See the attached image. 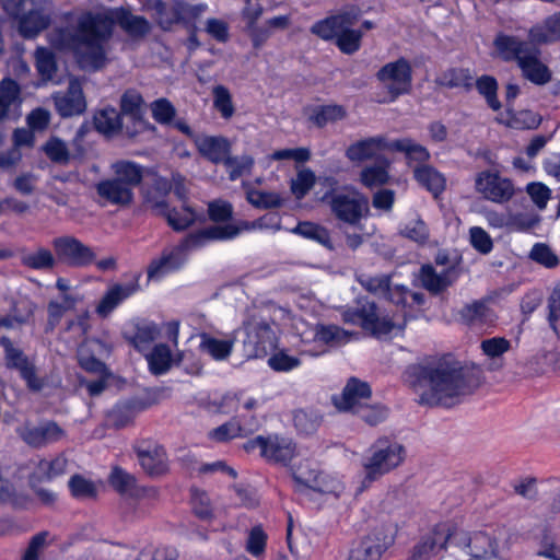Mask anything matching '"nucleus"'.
Instances as JSON below:
<instances>
[{
  "instance_id": "4",
  "label": "nucleus",
  "mask_w": 560,
  "mask_h": 560,
  "mask_svg": "<svg viewBox=\"0 0 560 560\" xmlns=\"http://www.w3.org/2000/svg\"><path fill=\"white\" fill-rule=\"evenodd\" d=\"M498 55L504 61H516L525 79L537 85L551 80V71L540 61V49L537 43L521 40L516 36L499 34L494 39Z\"/></svg>"
},
{
  "instance_id": "27",
  "label": "nucleus",
  "mask_w": 560,
  "mask_h": 560,
  "mask_svg": "<svg viewBox=\"0 0 560 560\" xmlns=\"http://www.w3.org/2000/svg\"><path fill=\"white\" fill-rule=\"evenodd\" d=\"M139 289L137 281L112 285L96 306L101 317H107L121 302L135 294Z\"/></svg>"
},
{
  "instance_id": "30",
  "label": "nucleus",
  "mask_w": 560,
  "mask_h": 560,
  "mask_svg": "<svg viewBox=\"0 0 560 560\" xmlns=\"http://www.w3.org/2000/svg\"><path fill=\"white\" fill-rule=\"evenodd\" d=\"M172 190V185L166 178H158L143 195L144 206L155 214L164 215L168 210L166 198Z\"/></svg>"
},
{
  "instance_id": "23",
  "label": "nucleus",
  "mask_w": 560,
  "mask_h": 560,
  "mask_svg": "<svg viewBox=\"0 0 560 560\" xmlns=\"http://www.w3.org/2000/svg\"><path fill=\"white\" fill-rule=\"evenodd\" d=\"M450 533L444 528H436L424 536L415 547L410 560H431L445 550Z\"/></svg>"
},
{
  "instance_id": "45",
  "label": "nucleus",
  "mask_w": 560,
  "mask_h": 560,
  "mask_svg": "<svg viewBox=\"0 0 560 560\" xmlns=\"http://www.w3.org/2000/svg\"><path fill=\"white\" fill-rule=\"evenodd\" d=\"M320 471L308 460L301 463L293 469V478L298 483L300 492L311 491L316 479H319Z\"/></svg>"
},
{
  "instance_id": "62",
  "label": "nucleus",
  "mask_w": 560,
  "mask_h": 560,
  "mask_svg": "<svg viewBox=\"0 0 560 560\" xmlns=\"http://www.w3.org/2000/svg\"><path fill=\"white\" fill-rule=\"evenodd\" d=\"M213 105L225 119L234 114V106L230 91L224 85H215L212 90Z\"/></svg>"
},
{
  "instance_id": "10",
  "label": "nucleus",
  "mask_w": 560,
  "mask_h": 560,
  "mask_svg": "<svg viewBox=\"0 0 560 560\" xmlns=\"http://www.w3.org/2000/svg\"><path fill=\"white\" fill-rule=\"evenodd\" d=\"M383 89L390 96V101L406 94L411 89L412 69L408 60L400 58L384 65L376 73Z\"/></svg>"
},
{
  "instance_id": "40",
  "label": "nucleus",
  "mask_w": 560,
  "mask_h": 560,
  "mask_svg": "<svg viewBox=\"0 0 560 560\" xmlns=\"http://www.w3.org/2000/svg\"><path fill=\"white\" fill-rule=\"evenodd\" d=\"M376 316V305L369 301L360 302L358 307L346 310L342 313L345 322L361 325L364 329L373 325Z\"/></svg>"
},
{
  "instance_id": "18",
  "label": "nucleus",
  "mask_w": 560,
  "mask_h": 560,
  "mask_svg": "<svg viewBox=\"0 0 560 560\" xmlns=\"http://www.w3.org/2000/svg\"><path fill=\"white\" fill-rule=\"evenodd\" d=\"M245 345L252 347V354L262 357L276 347V334L264 320L252 319L245 325Z\"/></svg>"
},
{
  "instance_id": "58",
  "label": "nucleus",
  "mask_w": 560,
  "mask_h": 560,
  "mask_svg": "<svg viewBox=\"0 0 560 560\" xmlns=\"http://www.w3.org/2000/svg\"><path fill=\"white\" fill-rule=\"evenodd\" d=\"M360 180L368 188H374L376 186L386 184L388 180V172L386 165L374 164L364 167L360 174Z\"/></svg>"
},
{
  "instance_id": "1",
  "label": "nucleus",
  "mask_w": 560,
  "mask_h": 560,
  "mask_svg": "<svg viewBox=\"0 0 560 560\" xmlns=\"http://www.w3.org/2000/svg\"><path fill=\"white\" fill-rule=\"evenodd\" d=\"M65 18L68 25L52 28L47 34V40L58 50L72 51L80 66L88 70H98L105 65V43L112 35L114 23L133 38L143 37L151 30L145 18L125 9L110 13L86 12L75 20L71 13H67Z\"/></svg>"
},
{
  "instance_id": "33",
  "label": "nucleus",
  "mask_w": 560,
  "mask_h": 560,
  "mask_svg": "<svg viewBox=\"0 0 560 560\" xmlns=\"http://www.w3.org/2000/svg\"><path fill=\"white\" fill-rule=\"evenodd\" d=\"M96 130L106 137H114L119 132L125 133V126L117 109L106 107L98 110L94 116Z\"/></svg>"
},
{
  "instance_id": "6",
  "label": "nucleus",
  "mask_w": 560,
  "mask_h": 560,
  "mask_svg": "<svg viewBox=\"0 0 560 560\" xmlns=\"http://www.w3.org/2000/svg\"><path fill=\"white\" fill-rule=\"evenodd\" d=\"M406 456L405 447L387 438L378 439L369 448V455L363 462L364 480L366 487L374 480L390 472L404 462Z\"/></svg>"
},
{
  "instance_id": "14",
  "label": "nucleus",
  "mask_w": 560,
  "mask_h": 560,
  "mask_svg": "<svg viewBox=\"0 0 560 560\" xmlns=\"http://www.w3.org/2000/svg\"><path fill=\"white\" fill-rule=\"evenodd\" d=\"M372 390L369 383L351 377L340 395L332 396L334 406L339 411L357 413L371 399Z\"/></svg>"
},
{
  "instance_id": "63",
  "label": "nucleus",
  "mask_w": 560,
  "mask_h": 560,
  "mask_svg": "<svg viewBox=\"0 0 560 560\" xmlns=\"http://www.w3.org/2000/svg\"><path fill=\"white\" fill-rule=\"evenodd\" d=\"M537 555L550 560H560V545L551 532H544L539 540Z\"/></svg>"
},
{
  "instance_id": "42",
  "label": "nucleus",
  "mask_w": 560,
  "mask_h": 560,
  "mask_svg": "<svg viewBox=\"0 0 560 560\" xmlns=\"http://www.w3.org/2000/svg\"><path fill=\"white\" fill-rule=\"evenodd\" d=\"M399 233L418 244H425L430 237V231L425 222L418 215L415 214L406 222L400 224Z\"/></svg>"
},
{
  "instance_id": "7",
  "label": "nucleus",
  "mask_w": 560,
  "mask_h": 560,
  "mask_svg": "<svg viewBox=\"0 0 560 560\" xmlns=\"http://www.w3.org/2000/svg\"><path fill=\"white\" fill-rule=\"evenodd\" d=\"M323 201L329 206L337 220L352 226L359 225L369 213V199L353 188L326 192Z\"/></svg>"
},
{
  "instance_id": "16",
  "label": "nucleus",
  "mask_w": 560,
  "mask_h": 560,
  "mask_svg": "<svg viewBox=\"0 0 560 560\" xmlns=\"http://www.w3.org/2000/svg\"><path fill=\"white\" fill-rule=\"evenodd\" d=\"M109 485L120 494L133 499H156L159 491L154 487H140L133 475L120 467H114L108 477Z\"/></svg>"
},
{
  "instance_id": "17",
  "label": "nucleus",
  "mask_w": 560,
  "mask_h": 560,
  "mask_svg": "<svg viewBox=\"0 0 560 560\" xmlns=\"http://www.w3.org/2000/svg\"><path fill=\"white\" fill-rule=\"evenodd\" d=\"M18 432L22 440L33 447L57 443L67 435L66 431L54 421H45L38 425H24Z\"/></svg>"
},
{
  "instance_id": "41",
  "label": "nucleus",
  "mask_w": 560,
  "mask_h": 560,
  "mask_svg": "<svg viewBox=\"0 0 560 560\" xmlns=\"http://www.w3.org/2000/svg\"><path fill=\"white\" fill-rule=\"evenodd\" d=\"M78 298L72 294H62L60 300H51L47 305V325L54 329L61 320L63 315L75 307Z\"/></svg>"
},
{
  "instance_id": "46",
  "label": "nucleus",
  "mask_w": 560,
  "mask_h": 560,
  "mask_svg": "<svg viewBox=\"0 0 560 560\" xmlns=\"http://www.w3.org/2000/svg\"><path fill=\"white\" fill-rule=\"evenodd\" d=\"M436 84L445 88H470L472 77L467 69L452 68L442 72L435 80Z\"/></svg>"
},
{
  "instance_id": "5",
  "label": "nucleus",
  "mask_w": 560,
  "mask_h": 560,
  "mask_svg": "<svg viewBox=\"0 0 560 560\" xmlns=\"http://www.w3.org/2000/svg\"><path fill=\"white\" fill-rule=\"evenodd\" d=\"M2 8L16 22L19 34L26 39L38 36L52 20L49 0H2Z\"/></svg>"
},
{
  "instance_id": "56",
  "label": "nucleus",
  "mask_w": 560,
  "mask_h": 560,
  "mask_svg": "<svg viewBox=\"0 0 560 560\" xmlns=\"http://www.w3.org/2000/svg\"><path fill=\"white\" fill-rule=\"evenodd\" d=\"M468 548L471 559L480 560L488 555H494L495 546L491 537L485 533H476L469 540Z\"/></svg>"
},
{
  "instance_id": "28",
  "label": "nucleus",
  "mask_w": 560,
  "mask_h": 560,
  "mask_svg": "<svg viewBox=\"0 0 560 560\" xmlns=\"http://www.w3.org/2000/svg\"><path fill=\"white\" fill-rule=\"evenodd\" d=\"M109 351L110 349L105 342L98 339L88 340L79 349L80 365L88 372L103 375L106 372V365L92 353L105 355Z\"/></svg>"
},
{
  "instance_id": "3",
  "label": "nucleus",
  "mask_w": 560,
  "mask_h": 560,
  "mask_svg": "<svg viewBox=\"0 0 560 560\" xmlns=\"http://www.w3.org/2000/svg\"><path fill=\"white\" fill-rule=\"evenodd\" d=\"M110 171L114 176L95 185L100 202L103 206L129 207L135 199V188L143 179L144 167L133 161L118 160L110 164Z\"/></svg>"
},
{
  "instance_id": "64",
  "label": "nucleus",
  "mask_w": 560,
  "mask_h": 560,
  "mask_svg": "<svg viewBox=\"0 0 560 560\" xmlns=\"http://www.w3.org/2000/svg\"><path fill=\"white\" fill-rule=\"evenodd\" d=\"M548 320L557 335H560V283L555 285L548 298Z\"/></svg>"
},
{
  "instance_id": "54",
  "label": "nucleus",
  "mask_w": 560,
  "mask_h": 560,
  "mask_svg": "<svg viewBox=\"0 0 560 560\" xmlns=\"http://www.w3.org/2000/svg\"><path fill=\"white\" fill-rule=\"evenodd\" d=\"M359 283L369 292L386 298L390 288V277L387 275H359Z\"/></svg>"
},
{
  "instance_id": "48",
  "label": "nucleus",
  "mask_w": 560,
  "mask_h": 560,
  "mask_svg": "<svg viewBox=\"0 0 560 560\" xmlns=\"http://www.w3.org/2000/svg\"><path fill=\"white\" fill-rule=\"evenodd\" d=\"M247 201L259 209L279 208L283 205L282 197L275 191L249 189L246 192Z\"/></svg>"
},
{
  "instance_id": "2",
  "label": "nucleus",
  "mask_w": 560,
  "mask_h": 560,
  "mask_svg": "<svg viewBox=\"0 0 560 560\" xmlns=\"http://www.w3.org/2000/svg\"><path fill=\"white\" fill-rule=\"evenodd\" d=\"M415 372L417 381L413 386L421 405L452 407L472 392L463 369L439 363L434 366L419 365Z\"/></svg>"
},
{
  "instance_id": "55",
  "label": "nucleus",
  "mask_w": 560,
  "mask_h": 560,
  "mask_svg": "<svg viewBox=\"0 0 560 560\" xmlns=\"http://www.w3.org/2000/svg\"><path fill=\"white\" fill-rule=\"evenodd\" d=\"M222 164L226 167L229 178L236 180L252 171L254 159L249 155L231 156V154H229Z\"/></svg>"
},
{
  "instance_id": "31",
  "label": "nucleus",
  "mask_w": 560,
  "mask_h": 560,
  "mask_svg": "<svg viewBox=\"0 0 560 560\" xmlns=\"http://www.w3.org/2000/svg\"><path fill=\"white\" fill-rule=\"evenodd\" d=\"M199 349L217 361H223L230 357L234 346V339H219L208 332H200Z\"/></svg>"
},
{
  "instance_id": "20",
  "label": "nucleus",
  "mask_w": 560,
  "mask_h": 560,
  "mask_svg": "<svg viewBox=\"0 0 560 560\" xmlns=\"http://www.w3.org/2000/svg\"><path fill=\"white\" fill-rule=\"evenodd\" d=\"M57 112L62 117H70L82 114L86 108L85 97L79 80L69 82L66 92H58L52 95Z\"/></svg>"
},
{
  "instance_id": "15",
  "label": "nucleus",
  "mask_w": 560,
  "mask_h": 560,
  "mask_svg": "<svg viewBox=\"0 0 560 560\" xmlns=\"http://www.w3.org/2000/svg\"><path fill=\"white\" fill-rule=\"evenodd\" d=\"M1 345L5 351V360L9 368L16 369L21 377L26 382L31 390L39 392L44 388L45 382L36 373L35 365L19 349L14 348L10 339L2 337Z\"/></svg>"
},
{
  "instance_id": "26",
  "label": "nucleus",
  "mask_w": 560,
  "mask_h": 560,
  "mask_svg": "<svg viewBox=\"0 0 560 560\" xmlns=\"http://www.w3.org/2000/svg\"><path fill=\"white\" fill-rule=\"evenodd\" d=\"M198 152L214 164L223 163L231 153V143L224 137L199 136L195 138Z\"/></svg>"
},
{
  "instance_id": "43",
  "label": "nucleus",
  "mask_w": 560,
  "mask_h": 560,
  "mask_svg": "<svg viewBox=\"0 0 560 560\" xmlns=\"http://www.w3.org/2000/svg\"><path fill=\"white\" fill-rule=\"evenodd\" d=\"M347 115V112L343 106L330 104V105H322L315 106L312 108L310 114V119L317 126L324 127L327 124L336 122L343 119Z\"/></svg>"
},
{
  "instance_id": "37",
  "label": "nucleus",
  "mask_w": 560,
  "mask_h": 560,
  "mask_svg": "<svg viewBox=\"0 0 560 560\" xmlns=\"http://www.w3.org/2000/svg\"><path fill=\"white\" fill-rule=\"evenodd\" d=\"M20 103L19 84L14 80L2 79L0 82V121L7 119Z\"/></svg>"
},
{
  "instance_id": "21",
  "label": "nucleus",
  "mask_w": 560,
  "mask_h": 560,
  "mask_svg": "<svg viewBox=\"0 0 560 560\" xmlns=\"http://www.w3.org/2000/svg\"><path fill=\"white\" fill-rule=\"evenodd\" d=\"M390 143L384 136H375L358 140L346 150V156L351 162H363L378 158L381 153L390 150Z\"/></svg>"
},
{
  "instance_id": "32",
  "label": "nucleus",
  "mask_w": 560,
  "mask_h": 560,
  "mask_svg": "<svg viewBox=\"0 0 560 560\" xmlns=\"http://www.w3.org/2000/svg\"><path fill=\"white\" fill-rule=\"evenodd\" d=\"M301 336L304 342L315 341L323 345L342 342L349 339L348 331L336 325H318L308 332H302Z\"/></svg>"
},
{
  "instance_id": "11",
  "label": "nucleus",
  "mask_w": 560,
  "mask_h": 560,
  "mask_svg": "<svg viewBox=\"0 0 560 560\" xmlns=\"http://www.w3.org/2000/svg\"><path fill=\"white\" fill-rule=\"evenodd\" d=\"M51 244L56 252V258L70 266L85 267L95 260L96 256L92 248L74 236L55 237Z\"/></svg>"
},
{
  "instance_id": "51",
  "label": "nucleus",
  "mask_w": 560,
  "mask_h": 560,
  "mask_svg": "<svg viewBox=\"0 0 560 560\" xmlns=\"http://www.w3.org/2000/svg\"><path fill=\"white\" fill-rule=\"evenodd\" d=\"M384 548L373 537H365L350 551L353 560H380Z\"/></svg>"
},
{
  "instance_id": "49",
  "label": "nucleus",
  "mask_w": 560,
  "mask_h": 560,
  "mask_svg": "<svg viewBox=\"0 0 560 560\" xmlns=\"http://www.w3.org/2000/svg\"><path fill=\"white\" fill-rule=\"evenodd\" d=\"M163 217L175 231H183L197 220L196 212L187 205H183L180 210L168 208Z\"/></svg>"
},
{
  "instance_id": "52",
  "label": "nucleus",
  "mask_w": 560,
  "mask_h": 560,
  "mask_svg": "<svg viewBox=\"0 0 560 560\" xmlns=\"http://www.w3.org/2000/svg\"><path fill=\"white\" fill-rule=\"evenodd\" d=\"M68 486L73 498L78 500L95 499L97 495V488L95 483L81 475L72 476Z\"/></svg>"
},
{
  "instance_id": "19",
  "label": "nucleus",
  "mask_w": 560,
  "mask_h": 560,
  "mask_svg": "<svg viewBox=\"0 0 560 560\" xmlns=\"http://www.w3.org/2000/svg\"><path fill=\"white\" fill-rule=\"evenodd\" d=\"M142 96L135 90L127 91L121 96V112L131 121V126L128 124L125 126V135L129 138H133L141 133L149 126V124L142 118Z\"/></svg>"
},
{
  "instance_id": "22",
  "label": "nucleus",
  "mask_w": 560,
  "mask_h": 560,
  "mask_svg": "<svg viewBox=\"0 0 560 560\" xmlns=\"http://www.w3.org/2000/svg\"><path fill=\"white\" fill-rule=\"evenodd\" d=\"M145 7L158 25L164 31H168L175 24L180 23V0H148Z\"/></svg>"
},
{
  "instance_id": "34",
  "label": "nucleus",
  "mask_w": 560,
  "mask_h": 560,
  "mask_svg": "<svg viewBox=\"0 0 560 560\" xmlns=\"http://www.w3.org/2000/svg\"><path fill=\"white\" fill-rule=\"evenodd\" d=\"M138 459L141 467L151 476L161 475L167 469L166 455L160 446L139 450Z\"/></svg>"
},
{
  "instance_id": "50",
  "label": "nucleus",
  "mask_w": 560,
  "mask_h": 560,
  "mask_svg": "<svg viewBox=\"0 0 560 560\" xmlns=\"http://www.w3.org/2000/svg\"><path fill=\"white\" fill-rule=\"evenodd\" d=\"M390 150L404 152L408 159L418 162H425L430 158L429 151L423 145L409 138L393 141Z\"/></svg>"
},
{
  "instance_id": "25",
  "label": "nucleus",
  "mask_w": 560,
  "mask_h": 560,
  "mask_svg": "<svg viewBox=\"0 0 560 560\" xmlns=\"http://www.w3.org/2000/svg\"><path fill=\"white\" fill-rule=\"evenodd\" d=\"M359 18V11L355 9L345 10L339 14L327 18L315 23L311 31L323 39L337 38L342 25L355 24Z\"/></svg>"
},
{
  "instance_id": "53",
  "label": "nucleus",
  "mask_w": 560,
  "mask_h": 560,
  "mask_svg": "<svg viewBox=\"0 0 560 560\" xmlns=\"http://www.w3.org/2000/svg\"><path fill=\"white\" fill-rule=\"evenodd\" d=\"M35 65L38 73L45 80L52 79L57 71L55 55L46 47H38L35 50Z\"/></svg>"
},
{
  "instance_id": "12",
  "label": "nucleus",
  "mask_w": 560,
  "mask_h": 560,
  "mask_svg": "<svg viewBox=\"0 0 560 560\" xmlns=\"http://www.w3.org/2000/svg\"><path fill=\"white\" fill-rule=\"evenodd\" d=\"M246 450L259 448L267 460L288 464L295 455L296 447L291 439L279 435L257 436L246 444Z\"/></svg>"
},
{
  "instance_id": "13",
  "label": "nucleus",
  "mask_w": 560,
  "mask_h": 560,
  "mask_svg": "<svg viewBox=\"0 0 560 560\" xmlns=\"http://www.w3.org/2000/svg\"><path fill=\"white\" fill-rule=\"evenodd\" d=\"M271 217L264 215L253 222L238 221L237 223H228L225 225H212L203 229V233L196 236L197 240L211 238V241H226L238 236L244 231L279 229V222L270 223Z\"/></svg>"
},
{
  "instance_id": "59",
  "label": "nucleus",
  "mask_w": 560,
  "mask_h": 560,
  "mask_svg": "<svg viewBox=\"0 0 560 560\" xmlns=\"http://www.w3.org/2000/svg\"><path fill=\"white\" fill-rule=\"evenodd\" d=\"M478 92L485 96L487 104L493 110L501 108V103L497 97L498 83L493 77L482 75L476 81Z\"/></svg>"
},
{
  "instance_id": "35",
  "label": "nucleus",
  "mask_w": 560,
  "mask_h": 560,
  "mask_svg": "<svg viewBox=\"0 0 560 560\" xmlns=\"http://www.w3.org/2000/svg\"><path fill=\"white\" fill-rule=\"evenodd\" d=\"M528 38L539 45L560 39V12L549 16L544 24L533 26Z\"/></svg>"
},
{
  "instance_id": "24",
  "label": "nucleus",
  "mask_w": 560,
  "mask_h": 560,
  "mask_svg": "<svg viewBox=\"0 0 560 560\" xmlns=\"http://www.w3.org/2000/svg\"><path fill=\"white\" fill-rule=\"evenodd\" d=\"M419 279L422 287L433 294H438L446 290L457 279L455 268H443L436 271L431 265H424L419 272Z\"/></svg>"
},
{
  "instance_id": "38",
  "label": "nucleus",
  "mask_w": 560,
  "mask_h": 560,
  "mask_svg": "<svg viewBox=\"0 0 560 560\" xmlns=\"http://www.w3.org/2000/svg\"><path fill=\"white\" fill-rule=\"evenodd\" d=\"M21 262L30 269L51 270L57 264V258L49 248L39 246L32 252L24 253L21 256Z\"/></svg>"
},
{
  "instance_id": "9",
  "label": "nucleus",
  "mask_w": 560,
  "mask_h": 560,
  "mask_svg": "<svg viewBox=\"0 0 560 560\" xmlns=\"http://www.w3.org/2000/svg\"><path fill=\"white\" fill-rule=\"evenodd\" d=\"M475 190L483 199L502 205L514 197L516 188L512 179L499 172L482 171L475 177Z\"/></svg>"
},
{
  "instance_id": "29",
  "label": "nucleus",
  "mask_w": 560,
  "mask_h": 560,
  "mask_svg": "<svg viewBox=\"0 0 560 560\" xmlns=\"http://www.w3.org/2000/svg\"><path fill=\"white\" fill-rule=\"evenodd\" d=\"M185 352H179L176 357L172 354L171 349L163 343L156 345L147 355L150 371L154 375L166 373L173 365L182 364L186 358Z\"/></svg>"
},
{
  "instance_id": "60",
  "label": "nucleus",
  "mask_w": 560,
  "mask_h": 560,
  "mask_svg": "<svg viewBox=\"0 0 560 560\" xmlns=\"http://www.w3.org/2000/svg\"><path fill=\"white\" fill-rule=\"evenodd\" d=\"M480 349L488 359L497 361L511 349V341L504 337H492L482 340Z\"/></svg>"
},
{
  "instance_id": "44",
  "label": "nucleus",
  "mask_w": 560,
  "mask_h": 560,
  "mask_svg": "<svg viewBox=\"0 0 560 560\" xmlns=\"http://www.w3.org/2000/svg\"><path fill=\"white\" fill-rule=\"evenodd\" d=\"M68 459L58 455L54 459H40L34 471L35 476L40 480H51L66 472Z\"/></svg>"
},
{
  "instance_id": "36",
  "label": "nucleus",
  "mask_w": 560,
  "mask_h": 560,
  "mask_svg": "<svg viewBox=\"0 0 560 560\" xmlns=\"http://www.w3.org/2000/svg\"><path fill=\"white\" fill-rule=\"evenodd\" d=\"M417 182L428 189L434 197L441 195L446 186L443 174L430 165H421L415 168Z\"/></svg>"
},
{
  "instance_id": "57",
  "label": "nucleus",
  "mask_w": 560,
  "mask_h": 560,
  "mask_svg": "<svg viewBox=\"0 0 560 560\" xmlns=\"http://www.w3.org/2000/svg\"><path fill=\"white\" fill-rule=\"evenodd\" d=\"M293 232L325 246H328L330 243V235L327 229L313 222H300L293 229Z\"/></svg>"
},
{
  "instance_id": "8",
  "label": "nucleus",
  "mask_w": 560,
  "mask_h": 560,
  "mask_svg": "<svg viewBox=\"0 0 560 560\" xmlns=\"http://www.w3.org/2000/svg\"><path fill=\"white\" fill-rule=\"evenodd\" d=\"M203 233V229L189 234L183 240V242L168 254L162 255V257L152 260L148 268L149 279H160L164 275L178 269L185 261V255L187 252L195 250L203 247L208 243L212 242L211 238L197 240L196 236Z\"/></svg>"
},
{
  "instance_id": "47",
  "label": "nucleus",
  "mask_w": 560,
  "mask_h": 560,
  "mask_svg": "<svg viewBox=\"0 0 560 560\" xmlns=\"http://www.w3.org/2000/svg\"><path fill=\"white\" fill-rule=\"evenodd\" d=\"M353 24H346L342 25L341 32L338 33V36L336 38V44L338 48L343 54H354L359 50L361 46V38H362V32L358 30H352L351 26Z\"/></svg>"
},
{
  "instance_id": "61",
  "label": "nucleus",
  "mask_w": 560,
  "mask_h": 560,
  "mask_svg": "<svg viewBox=\"0 0 560 560\" xmlns=\"http://www.w3.org/2000/svg\"><path fill=\"white\" fill-rule=\"evenodd\" d=\"M315 174L310 168H302L296 177L291 180V191L296 199H302L314 186Z\"/></svg>"
},
{
  "instance_id": "39",
  "label": "nucleus",
  "mask_w": 560,
  "mask_h": 560,
  "mask_svg": "<svg viewBox=\"0 0 560 560\" xmlns=\"http://www.w3.org/2000/svg\"><path fill=\"white\" fill-rule=\"evenodd\" d=\"M462 319L469 325L492 323L494 314L486 301H474L460 310Z\"/></svg>"
}]
</instances>
